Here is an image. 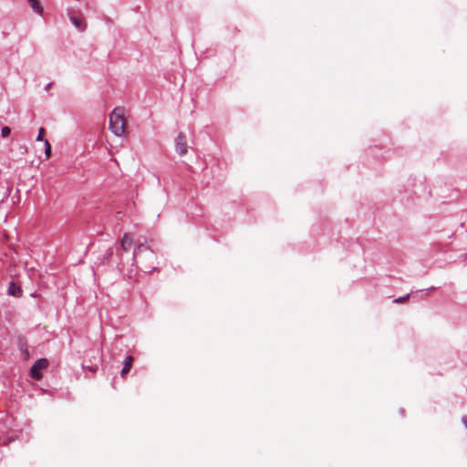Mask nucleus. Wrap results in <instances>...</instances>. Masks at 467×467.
I'll return each instance as SVG.
<instances>
[{"label":"nucleus","mask_w":467,"mask_h":467,"mask_svg":"<svg viewBox=\"0 0 467 467\" xmlns=\"http://www.w3.org/2000/svg\"><path fill=\"white\" fill-rule=\"evenodd\" d=\"M109 130L118 137L122 136L126 131V119L124 109L115 108L109 115Z\"/></svg>","instance_id":"1"},{"label":"nucleus","mask_w":467,"mask_h":467,"mask_svg":"<svg viewBox=\"0 0 467 467\" xmlns=\"http://www.w3.org/2000/svg\"><path fill=\"white\" fill-rule=\"evenodd\" d=\"M101 363V355L99 350H88L86 353V357L82 363V368L90 371L91 373H96L99 369V367Z\"/></svg>","instance_id":"2"},{"label":"nucleus","mask_w":467,"mask_h":467,"mask_svg":"<svg viewBox=\"0 0 467 467\" xmlns=\"http://www.w3.org/2000/svg\"><path fill=\"white\" fill-rule=\"evenodd\" d=\"M136 247L133 252V260L135 261L137 256H139L140 254L149 251V258L150 261H154L156 259V255L154 254L153 251L150 250V245L146 243L141 242L140 240H137L135 242Z\"/></svg>","instance_id":"3"},{"label":"nucleus","mask_w":467,"mask_h":467,"mask_svg":"<svg viewBox=\"0 0 467 467\" xmlns=\"http://www.w3.org/2000/svg\"><path fill=\"white\" fill-rule=\"evenodd\" d=\"M48 360L47 358L37 359L30 368V375L35 379H41L40 370L47 368Z\"/></svg>","instance_id":"4"},{"label":"nucleus","mask_w":467,"mask_h":467,"mask_svg":"<svg viewBox=\"0 0 467 467\" xmlns=\"http://www.w3.org/2000/svg\"><path fill=\"white\" fill-rule=\"evenodd\" d=\"M175 148H176V151L181 156H183L187 153V151H188L187 140H186V137L182 133H180L177 136Z\"/></svg>","instance_id":"5"},{"label":"nucleus","mask_w":467,"mask_h":467,"mask_svg":"<svg viewBox=\"0 0 467 467\" xmlns=\"http://www.w3.org/2000/svg\"><path fill=\"white\" fill-rule=\"evenodd\" d=\"M134 241L130 234L128 233L124 234L120 242L121 250L124 252L129 251Z\"/></svg>","instance_id":"6"},{"label":"nucleus","mask_w":467,"mask_h":467,"mask_svg":"<svg viewBox=\"0 0 467 467\" xmlns=\"http://www.w3.org/2000/svg\"><path fill=\"white\" fill-rule=\"evenodd\" d=\"M133 360L134 359L132 356L126 357L123 362V368L120 371L121 377H125V375L128 374V372L130 370Z\"/></svg>","instance_id":"7"},{"label":"nucleus","mask_w":467,"mask_h":467,"mask_svg":"<svg viewBox=\"0 0 467 467\" xmlns=\"http://www.w3.org/2000/svg\"><path fill=\"white\" fill-rule=\"evenodd\" d=\"M70 21L79 31H84L87 27L86 23L79 17L71 16Z\"/></svg>","instance_id":"8"},{"label":"nucleus","mask_w":467,"mask_h":467,"mask_svg":"<svg viewBox=\"0 0 467 467\" xmlns=\"http://www.w3.org/2000/svg\"><path fill=\"white\" fill-rule=\"evenodd\" d=\"M8 294L14 296H20L22 290L20 286L16 285L15 283H11L8 287Z\"/></svg>","instance_id":"9"},{"label":"nucleus","mask_w":467,"mask_h":467,"mask_svg":"<svg viewBox=\"0 0 467 467\" xmlns=\"http://www.w3.org/2000/svg\"><path fill=\"white\" fill-rule=\"evenodd\" d=\"M29 5H31L32 9L37 13V14H42L43 12V8L42 6L39 5L38 1L37 0H27Z\"/></svg>","instance_id":"10"},{"label":"nucleus","mask_w":467,"mask_h":467,"mask_svg":"<svg viewBox=\"0 0 467 467\" xmlns=\"http://www.w3.org/2000/svg\"><path fill=\"white\" fill-rule=\"evenodd\" d=\"M44 143H45V154L48 158L51 154V145L47 140H45Z\"/></svg>","instance_id":"11"},{"label":"nucleus","mask_w":467,"mask_h":467,"mask_svg":"<svg viewBox=\"0 0 467 467\" xmlns=\"http://www.w3.org/2000/svg\"><path fill=\"white\" fill-rule=\"evenodd\" d=\"M409 297H410V294H407L404 296H400V297L393 299V303H397V304L403 303V302L407 301Z\"/></svg>","instance_id":"12"},{"label":"nucleus","mask_w":467,"mask_h":467,"mask_svg":"<svg viewBox=\"0 0 467 467\" xmlns=\"http://www.w3.org/2000/svg\"><path fill=\"white\" fill-rule=\"evenodd\" d=\"M11 132V129L7 126L3 127L1 130V134L4 138L7 137Z\"/></svg>","instance_id":"13"},{"label":"nucleus","mask_w":467,"mask_h":467,"mask_svg":"<svg viewBox=\"0 0 467 467\" xmlns=\"http://www.w3.org/2000/svg\"><path fill=\"white\" fill-rule=\"evenodd\" d=\"M44 132H45L44 128H40V129H39V130H38V135H37V137H36V140H37V141H44V140H43V134H44Z\"/></svg>","instance_id":"14"},{"label":"nucleus","mask_w":467,"mask_h":467,"mask_svg":"<svg viewBox=\"0 0 467 467\" xmlns=\"http://www.w3.org/2000/svg\"><path fill=\"white\" fill-rule=\"evenodd\" d=\"M20 349L24 352L26 358L29 357L28 350L26 346L21 345Z\"/></svg>","instance_id":"15"},{"label":"nucleus","mask_w":467,"mask_h":467,"mask_svg":"<svg viewBox=\"0 0 467 467\" xmlns=\"http://www.w3.org/2000/svg\"><path fill=\"white\" fill-rule=\"evenodd\" d=\"M462 422L467 427V418L466 417H462Z\"/></svg>","instance_id":"16"},{"label":"nucleus","mask_w":467,"mask_h":467,"mask_svg":"<svg viewBox=\"0 0 467 467\" xmlns=\"http://www.w3.org/2000/svg\"><path fill=\"white\" fill-rule=\"evenodd\" d=\"M51 87V83H48L46 87H45V89L46 90H48Z\"/></svg>","instance_id":"17"}]
</instances>
